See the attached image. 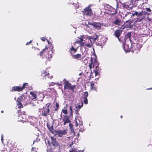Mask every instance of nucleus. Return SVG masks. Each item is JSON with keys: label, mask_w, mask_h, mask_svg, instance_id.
Returning a JSON list of instances; mask_svg holds the SVG:
<instances>
[{"label": "nucleus", "mask_w": 152, "mask_h": 152, "mask_svg": "<svg viewBox=\"0 0 152 152\" xmlns=\"http://www.w3.org/2000/svg\"><path fill=\"white\" fill-rule=\"evenodd\" d=\"M52 50L50 48H47L46 46L40 53L39 56L42 58H45L49 60L52 58Z\"/></svg>", "instance_id": "1"}, {"label": "nucleus", "mask_w": 152, "mask_h": 152, "mask_svg": "<svg viewBox=\"0 0 152 152\" xmlns=\"http://www.w3.org/2000/svg\"><path fill=\"white\" fill-rule=\"evenodd\" d=\"M64 80V81L63 83L64 85V90H68V91L70 90L72 92H76V91H75V89H76V85H72L69 81L65 80Z\"/></svg>", "instance_id": "2"}, {"label": "nucleus", "mask_w": 152, "mask_h": 152, "mask_svg": "<svg viewBox=\"0 0 152 152\" xmlns=\"http://www.w3.org/2000/svg\"><path fill=\"white\" fill-rule=\"evenodd\" d=\"M51 104L50 103H48L41 109L42 115L44 117H47L49 115L50 111V107Z\"/></svg>", "instance_id": "3"}, {"label": "nucleus", "mask_w": 152, "mask_h": 152, "mask_svg": "<svg viewBox=\"0 0 152 152\" xmlns=\"http://www.w3.org/2000/svg\"><path fill=\"white\" fill-rule=\"evenodd\" d=\"M150 30L146 25L144 24L140 25L139 27L138 32L140 34L145 35H149V31Z\"/></svg>", "instance_id": "4"}, {"label": "nucleus", "mask_w": 152, "mask_h": 152, "mask_svg": "<svg viewBox=\"0 0 152 152\" xmlns=\"http://www.w3.org/2000/svg\"><path fill=\"white\" fill-rule=\"evenodd\" d=\"M124 46L125 48H126V47L127 48V49L125 50L126 52L132 51L134 52L136 51H138L140 50V48L139 44L138 43H134L133 45H132L130 47L128 45H125Z\"/></svg>", "instance_id": "5"}, {"label": "nucleus", "mask_w": 152, "mask_h": 152, "mask_svg": "<svg viewBox=\"0 0 152 152\" xmlns=\"http://www.w3.org/2000/svg\"><path fill=\"white\" fill-rule=\"evenodd\" d=\"M122 31V30L121 29H117L114 32V35L115 37L118 38L119 41L124 46L126 44V40L124 39H123L122 37L119 38Z\"/></svg>", "instance_id": "6"}, {"label": "nucleus", "mask_w": 152, "mask_h": 152, "mask_svg": "<svg viewBox=\"0 0 152 152\" xmlns=\"http://www.w3.org/2000/svg\"><path fill=\"white\" fill-rule=\"evenodd\" d=\"M91 5H89L86 7L84 10L82 11L83 14L84 15L90 16L92 14V9L91 8Z\"/></svg>", "instance_id": "7"}, {"label": "nucleus", "mask_w": 152, "mask_h": 152, "mask_svg": "<svg viewBox=\"0 0 152 152\" xmlns=\"http://www.w3.org/2000/svg\"><path fill=\"white\" fill-rule=\"evenodd\" d=\"M88 24L92 26L94 28L98 30L101 29H102L101 26L103 25V24L102 23L95 22L94 23L88 22Z\"/></svg>", "instance_id": "8"}, {"label": "nucleus", "mask_w": 152, "mask_h": 152, "mask_svg": "<svg viewBox=\"0 0 152 152\" xmlns=\"http://www.w3.org/2000/svg\"><path fill=\"white\" fill-rule=\"evenodd\" d=\"M93 58L92 57H91V63L89 64V68L91 70L92 68H94V67H99V63L97 61L95 60L93 63Z\"/></svg>", "instance_id": "9"}, {"label": "nucleus", "mask_w": 152, "mask_h": 152, "mask_svg": "<svg viewBox=\"0 0 152 152\" xmlns=\"http://www.w3.org/2000/svg\"><path fill=\"white\" fill-rule=\"evenodd\" d=\"M56 134L59 137H62L63 136L66 134V130L65 129L63 130H57L55 131Z\"/></svg>", "instance_id": "10"}, {"label": "nucleus", "mask_w": 152, "mask_h": 152, "mask_svg": "<svg viewBox=\"0 0 152 152\" xmlns=\"http://www.w3.org/2000/svg\"><path fill=\"white\" fill-rule=\"evenodd\" d=\"M19 116H18L19 119L23 121H26L27 119V115L25 112H23L22 113L18 115Z\"/></svg>", "instance_id": "11"}, {"label": "nucleus", "mask_w": 152, "mask_h": 152, "mask_svg": "<svg viewBox=\"0 0 152 152\" xmlns=\"http://www.w3.org/2000/svg\"><path fill=\"white\" fill-rule=\"evenodd\" d=\"M62 120L64 121V125H65L66 124L69 123L71 122V121L70 120V117L67 115H64Z\"/></svg>", "instance_id": "12"}, {"label": "nucleus", "mask_w": 152, "mask_h": 152, "mask_svg": "<svg viewBox=\"0 0 152 152\" xmlns=\"http://www.w3.org/2000/svg\"><path fill=\"white\" fill-rule=\"evenodd\" d=\"M51 144L54 148L58 147H60V145L58 142L56 140V139H53L52 137H51Z\"/></svg>", "instance_id": "13"}, {"label": "nucleus", "mask_w": 152, "mask_h": 152, "mask_svg": "<svg viewBox=\"0 0 152 152\" xmlns=\"http://www.w3.org/2000/svg\"><path fill=\"white\" fill-rule=\"evenodd\" d=\"M72 57L73 58L79 60H82L84 58V57L82 56L81 54L79 53L72 55Z\"/></svg>", "instance_id": "14"}, {"label": "nucleus", "mask_w": 152, "mask_h": 152, "mask_svg": "<svg viewBox=\"0 0 152 152\" xmlns=\"http://www.w3.org/2000/svg\"><path fill=\"white\" fill-rule=\"evenodd\" d=\"M108 11L110 12V14L111 15H114L116 14L117 12L115 9L113 8L111 6H110L108 8Z\"/></svg>", "instance_id": "15"}, {"label": "nucleus", "mask_w": 152, "mask_h": 152, "mask_svg": "<svg viewBox=\"0 0 152 152\" xmlns=\"http://www.w3.org/2000/svg\"><path fill=\"white\" fill-rule=\"evenodd\" d=\"M98 37L99 36L96 35H95L93 36H90L89 37V39H88V42L90 41L91 42H92V41L93 42H94Z\"/></svg>", "instance_id": "16"}, {"label": "nucleus", "mask_w": 152, "mask_h": 152, "mask_svg": "<svg viewBox=\"0 0 152 152\" xmlns=\"http://www.w3.org/2000/svg\"><path fill=\"white\" fill-rule=\"evenodd\" d=\"M132 21L131 20H129L126 22L124 24V25L127 28H131L133 27V26L132 24Z\"/></svg>", "instance_id": "17"}, {"label": "nucleus", "mask_w": 152, "mask_h": 152, "mask_svg": "<svg viewBox=\"0 0 152 152\" xmlns=\"http://www.w3.org/2000/svg\"><path fill=\"white\" fill-rule=\"evenodd\" d=\"M22 90L21 88V87L19 86H15L12 88V89L11 90V91H18L20 92Z\"/></svg>", "instance_id": "18"}, {"label": "nucleus", "mask_w": 152, "mask_h": 152, "mask_svg": "<svg viewBox=\"0 0 152 152\" xmlns=\"http://www.w3.org/2000/svg\"><path fill=\"white\" fill-rule=\"evenodd\" d=\"M121 23V19L118 18H116L115 20L113 22V23L115 25L120 26Z\"/></svg>", "instance_id": "19"}, {"label": "nucleus", "mask_w": 152, "mask_h": 152, "mask_svg": "<svg viewBox=\"0 0 152 152\" xmlns=\"http://www.w3.org/2000/svg\"><path fill=\"white\" fill-rule=\"evenodd\" d=\"M122 7L124 8L127 10H130L132 9V7L131 4L129 5H127L125 3L123 4H122Z\"/></svg>", "instance_id": "20"}, {"label": "nucleus", "mask_w": 152, "mask_h": 152, "mask_svg": "<svg viewBox=\"0 0 152 152\" xmlns=\"http://www.w3.org/2000/svg\"><path fill=\"white\" fill-rule=\"evenodd\" d=\"M30 94L31 96V97L32 100H34L36 99L37 97V95L36 92L34 91H31L30 92Z\"/></svg>", "instance_id": "21"}, {"label": "nucleus", "mask_w": 152, "mask_h": 152, "mask_svg": "<svg viewBox=\"0 0 152 152\" xmlns=\"http://www.w3.org/2000/svg\"><path fill=\"white\" fill-rule=\"evenodd\" d=\"M69 50H70V53L71 55L72 56V55H73V54L77 51V49L75 48L73 46H72L69 49Z\"/></svg>", "instance_id": "22"}, {"label": "nucleus", "mask_w": 152, "mask_h": 152, "mask_svg": "<svg viewBox=\"0 0 152 152\" xmlns=\"http://www.w3.org/2000/svg\"><path fill=\"white\" fill-rule=\"evenodd\" d=\"M135 15L137 16V17L142 16L143 15V12H135L134 13H133L131 17H132V16H134Z\"/></svg>", "instance_id": "23"}, {"label": "nucleus", "mask_w": 152, "mask_h": 152, "mask_svg": "<svg viewBox=\"0 0 152 152\" xmlns=\"http://www.w3.org/2000/svg\"><path fill=\"white\" fill-rule=\"evenodd\" d=\"M69 152H84V150H78L77 148L73 147L71 148L69 150Z\"/></svg>", "instance_id": "24"}, {"label": "nucleus", "mask_w": 152, "mask_h": 152, "mask_svg": "<svg viewBox=\"0 0 152 152\" xmlns=\"http://www.w3.org/2000/svg\"><path fill=\"white\" fill-rule=\"evenodd\" d=\"M95 83L93 82V81H92L91 83V88L92 89H93L96 91H97V86H95Z\"/></svg>", "instance_id": "25"}, {"label": "nucleus", "mask_w": 152, "mask_h": 152, "mask_svg": "<svg viewBox=\"0 0 152 152\" xmlns=\"http://www.w3.org/2000/svg\"><path fill=\"white\" fill-rule=\"evenodd\" d=\"M47 126L50 132L52 133L53 134L54 133L53 131L54 130L53 129V125L50 126L49 123H47Z\"/></svg>", "instance_id": "26"}, {"label": "nucleus", "mask_w": 152, "mask_h": 152, "mask_svg": "<svg viewBox=\"0 0 152 152\" xmlns=\"http://www.w3.org/2000/svg\"><path fill=\"white\" fill-rule=\"evenodd\" d=\"M131 37V33L130 32H128L127 34L126 35L125 37L124 38H123V39H124L126 41V40L125 39H128L130 40V41L131 42V40L130 39V37Z\"/></svg>", "instance_id": "27"}, {"label": "nucleus", "mask_w": 152, "mask_h": 152, "mask_svg": "<svg viewBox=\"0 0 152 152\" xmlns=\"http://www.w3.org/2000/svg\"><path fill=\"white\" fill-rule=\"evenodd\" d=\"M49 75V73L47 72L46 70H44L42 72L41 75L43 77L48 76Z\"/></svg>", "instance_id": "28"}, {"label": "nucleus", "mask_w": 152, "mask_h": 152, "mask_svg": "<svg viewBox=\"0 0 152 152\" xmlns=\"http://www.w3.org/2000/svg\"><path fill=\"white\" fill-rule=\"evenodd\" d=\"M79 127L80 129H79V131L81 132H83L84 131L85 129L84 128L83 126V124L81 123V124H80Z\"/></svg>", "instance_id": "29"}, {"label": "nucleus", "mask_w": 152, "mask_h": 152, "mask_svg": "<svg viewBox=\"0 0 152 152\" xmlns=\"http://www.w3.org/2000/svg\"><path fill=\"white\" fill-rule=\"evenodd\" d=\"M23 98L22 96H20L17 99V102H18V103H21V102L23 101Z\"/></svg>", "instance_id": "30"}, {"label": "nucleus", "mask_w": 152, "mask_h": 152, "mask_svg": "<svg viewBox=\"0 0 152 152\" xmlns=\"http://www.w3.org/2000/svg\"><path fill=\"white\" fill-rule=\"evenodd\" d=\"M59 105L58 104L57 102L56 103V106H54V108L55 111H57L58 109H59Z\"/></svg>", "instance_id": "31"}, {"label": "nucleus", "mask_w": 152, "mask_h": 152, "mask_svg": "<svg viewBox=\"0 0 152 152\" xmlns=\"http://www.w3.org/2000/svg\"><path fill=\"white\" fill-rule=\"evenodd\" d=\"M99 67H95V69L94 70V72L95 73V75L96 76L98 75L99 74Z\"/></svg>", "instance_id": "32"}, {"label": "nucleus", "mask_w": 152, "mask_h": 152, "mask_svg": "<svg viewBox=\"0 0 152 152\" xmlns=\"http://www.w3.org/2000/svg\"><path fill=\"white\" fill-rule=\"evenodd\" d=\"M83 41V39L82 38H80V40H77L74 43V45H75L77 43H79L81 42H82Z\"/></svg>", "instance_id": "33"}, {"label": "nucleus", "mask_w": 152, "mask_h": 152, "mask_svg": "<svg viewBox=\"0 0 152 152\" xmlns=\"http://www.w3.org/2000/svg\"><path fill=\"white\" fill-rule=\"evenodd\" d=\"M143 19V18H142V16L138 17L137 18V22H140Z\"/></svg>", "instance_id": "34"}, {"label": "nucleus", "mask_w": 152, "mask_h": 152, "mask_svg": "<svg viewBox=\"0 0 152 152\" xmlns=\"http://www.w3.org/2000/svg\"><path fill=\"white\" fill-rule=\"evenodd\" d=\"M27 83H24L23 84L22 86L21 87V88L22 90V91L25 89V87H26V85H27Z\"/></svg>", "instance_id": "35"}, {"label": "nucleus", "mask_w": 152, "mask_h": 152, "mask_svg": "<svg viewBox=\"0 0 152 152\" xmlns=\"http://www.w3.org/2000/svg\"><path fill=\"white\" fill-rule=\"evenodd\" d=\"M83 102L84 103L86 104H87L88 103V100L87 98L86 97H83Z\"/></svg>", "instance_id": "36"}, {"label": "nucleus", "mask_w": 152, "mask_h": 152, "mask_svg": "<svg viewBox=\"0 0 152 152\" xmlns=\"http://www.w3.org/2000/svg\"><path fill=\"white\" fill-rule=\"evenodd\" d=\"M88 93L87 91H85L84 93L83 94V96L84 97H86L87 98L88 96Z\"/></svg>", "instance_id": "37"}, {"label": "nucleus", "mask_w": 152, "mask_h": 152, "mask_svg": "<svg viewBox=\"0 0 152 152\" xmlns=\"http://www.w3.org/2000/svg\"><path fill=\"white\" fill-rule=\"evenodd\" d=\"M18 108H22L23 107V106L21 103H18Z\"/></svg>", "instance_id": "38"}, {"label": "nucleus", "mask_w": 152, "mask_h": 152, "mask_svg": "<svg viewBox=\"0 0 152 152\" xmlns=\"http://www.w3.org/2000/svg\"><path fill=\"white\" fill-rule=\"evenodd\" d=\"M62 112L65 114H67L68 113V112L67 110H62Z\"/></svg>", "instance_id": "39"}, {"label": "nucleus", "mask_w": 152, "mask_h": 152, "mask_svg": "<svg viewBox=\"0 0 152 152\" xmlns=\"http://www.w3.org/2000/svg\"><path fill=\"white\" fill-rule=\"evenodd\" d=\"M69 110L71 111L70 115H72L73 111H72V107L71 106L70 107Z\"/></svg>", "instance_id": "40"}, {"label": "nucleus", "mask_w": 152, "mask_h": 152, "mask_svg": "<svg viewBox=\"0 0 152 152\" xmlns=\"http://www.w3.org/2000/svg\"><path fill=\"white\" fill-rule=\"evenodd\" d=\"M83 106V103L82 102V104L81 105H78V106L77 107V106L76 107V108H77V107L79 109H80Z\"/></svg>", "instance_id": "41"}, {"label": "nucleus", "mask_w": 152, "mask_h": 152, "mask_svg": "<svg viewBox=\"0 0 152 152\" xmlns=\"http://www.w3.org/2000/svg\"><path fill=\"white\" fill-rule=\"evenodd\" d=\"M15 148H13L10 151H9V152H17L15 150Z\"/></svg>", "instance_id": "42"}, {"label": "nucleus", "mask_w": 152, "mask_h": 152, "mask_svg": "<svg viewBox=\"0 0 152 152\" xmlns=\"http://www.w3.org/2000/svg\"><path fill=\"white\" fill-rule=\"evenodd\" d=\"M85 45L88 47H90L91 46V45L90 43L85 44Z\"/></svg>", "instance_id": "43"}, {"label": "nucleus", "mask_w": 152, "mask_h": 152, "mask_svg": "<svg viewBox=\"0 0 152 152\" xmlns=\"http://www.w3.org/2000/svg\"><path fill=\"white\" fill-rule=\"evenodd\" d=\"M69 126L70 127V129L72 130L73 129V126L72 124L69 123Z\"/></svg>", "instance_id": "44"}, {"label": "nucleus", "mask_w": 152, "mask_h": 152, "mask_svg": "<svg viewBox=\"0 0 152 152\" xmlns=\"http://www.w3.org/2000/svg\"><path fill=\"white\" fill-rule=\"evenodd\" d=\"M47 152H54L52 149H47Z\"/></svg>", "instance_id": "45"}, {"label": "nucleus", "mask_w": 152, "mask_h": 152, "mask_svg": "<svg viewBox=\"0 0 152 152\" xmlns=\"http://www.w3.org/2000/svg\"><path fill=\"white\" fill-rule=\"evenodd\" d=\"M145 10H146V11L148 12H150L151 11V9L148 8H146Z\"/></svg>", "instance_id": "46"}, {"label": "nucleus", "mask_w": 152, "mask_h": 152, "mask_svg": "<svg viewBox=\"0 0 152 152\" xmlns=\"http://www.w3.org/2000/svg\"><path fill=\"white\" fill-rule=\"evenodd\" d=\"M79 110L78 109H76L75 111V113L76 114H79L78 113Z\"/></svg>", "instance_id": "47"}, {"label": "nucleus", "mask_w": 152, "mask_h": 152, "mask_svg": "<svg viewBox=\"0 0 152 152\" xmlns=\"http://www.w3.org/2000/svg\"><path fill=\"white\" fill-rule=\"evenodd\" d=\"M47 39L45 38L44 37H42L41 38V40L43 41H45Z\"/></svg>", "instance_id": "48"}, {"label": "nucleus", "mask_w": 152, "mask_h": 152, "mask_svg": "<svg viewBox=\"0 0 152 152\" xmlns=\"http://www.w3.org/2000/svg\"><path fill=\"white\" fill-rule=\"evenodd\" d=\"M32 40H31L30 42H27L26 44V45H28L31 44V43L32 42Z\"/></svg>", "instance_id": "49"}, {"label": "nucleus", "mask_w": 152, "mask_h": 152, "mask_svg": "<svg viewBox=\"0 0 152 152\" xmlns=\"http://www.w3.org/2000/svg\"><path fill=\"white\" fill-rule=\"evenodd\" d=\"M1 140L2 142L3 143V141H4L3 135V134L1 135Z\"/></svg>", "instance_id": "50"}, {"label": "nucleus", "mask_w": 152, "mask_h": 152, "mask_svg": "<svg viewBox=\"0 0 152 152\" xmlns=\"http://www.w3.org/2000/svg\"><path fill=\"white\" fill-rule=\"evenodd\" d=\"M80 43V45H81V46H84V43L83 42H81Z\"/></svg>", "instance_id": "51"}, {"label": "nucleus", "mask_w": 152, "mask_h": 152, "mask_svg": "<svg viewBox=\"0 0 152 152\" xmlns=\"http://www.w3.org/2000/svg\"><path fill=\"white\" fill-rule=\"evenodd\" d=\"M75 120H76V119H75ZM78 124L77 123V121L76 120V125L75 126H78Z\"/></svg>", "instance_id": "52"}, {"label": "nucleus", "mask_w": 152, "mask_h": 152, "mask_svg": "<svg viewBox=\"0 0 152 152\" xmlns=\"http://www.w3.org/2000/svg\"><path fill=\"white\" fill-rule=\"evenodd\" d=\"M73 144V142H71V143L69 145V147H71V146H72V145Z\"/></svg>", "instance_id": "53"}, {"label": "nucleus", "mask_w": 152, "mask_h": 152, "mask_svg": "<svg viewBox=\"0 0 152 152\" xmlns=\"http://www.w3.org/2000/svg\"><path fill=\"white\" fill-rule=\"evenodd\" d=\"M21 111L20 110H19L17 112L18 113H21Z\"/></svg>", "instance_id": "54"}, {"label": "nucleus", "mask_w": 152, "mask_h": 152, "mask_svg": "<svg viewBox=\"0 0 152 152\" xmlns=\"http://www.w3.org/2000/svg\"><path fill=\"white\" fill-rule=\"evenodd\" d=\"M131 14V12H127V14L125 16H126L127 15V14L129 15V14Z\"/></svg>", "instance_id": "55"}, {"label": "nucleus", "mask_w": 152, "mask_h": 152, "mask_svg": "<svg viewBox=\"0 0 152 152\" xmlns=\"http://www.w3.org/2000/svg\"><path fill=\"white\" fill-rule=\"evenodd\" d=\"M34 48V50H39V49L38 48H35V47H32V48Z\"/></svg>", "instance_id": "56"}, {"label": "nucleus", "mask_w": 152, "mask_h": 152, "mask_svg": "<svg viewBox=\"0 0 152 152\" xmlns=\"http://www.w3.org/2000/svg\"><path fill=\"white\" fill-rule=\"evenodd\" d=\"M34 148H34L32 147V148H31V151L32 152L34 151Z\"/></svg>", "instance_id": "57"}, {"label": "nucleus", "mask_w": 152, "mask_h": 152, "mask_svg": "<svg viewBox=\"0 0 152 152\" xmlns=\"http://www.w3.org/2000/svg\"><path fill=\"white\" fill-rule=\"evenodd\" d=\"M48 78L51 79L53 77L52 76L50 77L48 76Z\"/></svg>", "instance_id": "58"}, {"label": "nucleus", "mask_w": 152, "mask_h": 152, "mask_svg": "<svg viewBox=\"0 0 152 152\" xmlns=\"http://www.w3.org/2000/svg\"><path fill=\"white\" fill-rule=\"evenodd\" d=\"M37 141L36 140H34L33 141V144H34V143L36 142V141Z\"/></svg>", "instance_id": "59"}, {"label": "nucleus", "mask_w": 152, "mask_h": 152, "mask_svg": "<svg viewBox=\"0 0 152 152\" xmlns=\"http://www.w3.org/2000/svg\"><path fill=\"white\" fill-rule=\"evenodd\" d=\"M118 3H117V5H116V7L117 8H118Z\"/></svg>", "instance_id": "60"}, {"label": "nucleus", "mask_w": 152, "mask_h": 152, "mask_svg": "<svg viewBox=\"0 0 152 152\" xmlns=\"http://www.w3.org/2000/svg\"><path fill=\"white\" fill-rule=\"evenodd\" d=\"M29 86L28 84L27 83V84L26 85V87L27 88Z\"/></svg>", "instance_id": "61"}, {"label": "nucleus", "mask_w": 152, "mask_h": 152, "mask_svg": "<svg viewBox=\"0 0 152 152\" xmlns=\"http://www.w3.org/2000/svg\"><path fill=\"white\" fill-rule=\"evenodd\" d=\"M46 40H47V42H48V43L49 44V42L48 40V39H47Z\"/></svg>", "instance_id": "62"}, {"label": "nucleus", "mask_w": 152, "mask_h": 152, "mask_svg": "<svg viewBox=\"0 0 152 152\" xmlns=\"http://www.w3.org/2000/svg\"><path fill=\"white\" fill-rule=\"evenodd\" d=\"M120 117H121V118H122V117H123V116H122V115H121Z\"/></svg>", "instance_id": "63"}, {"label": "nucleus", "mask_w": 152, "mask_h": 152, "mask_svg": "<svg viewBox=\"0 0 152 152\" xmlns=\"http://www.w3.org/2000/svg\"><path fill=\"white\" fill-rule=\"evenodd\" d=\"M3 112H4V111H3L2 110V111H1V113H3Z\"/></svg>", "instance_id": "64"}]
</instances>
